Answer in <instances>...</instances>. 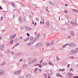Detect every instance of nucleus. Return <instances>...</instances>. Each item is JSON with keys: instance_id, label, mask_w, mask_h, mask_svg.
Masks as SVG:
<instances>
[{"instance_id": "f257e3e1", "label": "nucleus", "mask_w": 78, "mask_h": 78, "mask_svg": "<svg viewBox=\"0 0 78 78\" xmlns=\"http://www.w3.org/2000/svg\"><path fill=\"white\" fill-rule=\"evenodd\" d=\"M39 37H40V34H37V36L34 38H33V37H30V42L32 44H34L35 41H37V39H38L39 38Z\"/></svg>"}, {"instance_id": "f03ea898", "label": "nucleus", "mask_w": 78, "mask_h": 78, "mask_svg": "<svg viewBox=\"0 0 78 78\" xmlns=\"http://www.w3.org/2000/svg\"><path fill=\"white\" fill-rule=\"evenodd\" d=\"M37 60L36 58H31L29 59V64H32L33 63H34V62H37Z\"/></svg>"}, {"instance_id": "7ed1b4c3", "label": "nucleus", "mask_w": 78, "mask_h": 78, "mask_svg": "<svg viewBox=\"0 0 78 78\" xmlns=\"http://www.w3.org/2000/svg\"><path fill=\"white\" fill-rule=\"evenodd\" d=\"M42 46H43V44L41 43H37L36 45V47L38 48L42 47Z\"/></svg>"}, {"instance_id": "20e7f679", "label": "nucleus", "mask_w": 78, "mask_h": 78, "mask_svg": "<svg viewBox=\"0 0 78 78\" xmlns=\"http://www.w3.org/2000/svg\"><path fill=\"white\" fill-rule=\"evenodd\" d=\"M5 73V71L3 69H0V75H3Z\"/></svg>"}, {"instance_id": "39448f33", "label": "nucleus", "mask_w": 78, "mask_h": 78, "mask_svg": "<svg viewBox=\"0 0 78 78\" xmlns=\"http://www.w3.org/2000/svg\"><path fill=\"white\" fill-rule=\"evenodd\" d=\"M69 34L71 36H74L75 35V33H74V32H73V31H70L69 32Z\"/></svg>"}, {"instance_id": "423d86ee", "label": "nucleus", "mask_w": 78, "mask_h": 78, "mask_svg": "<svg viewBox=\"0 0 78 78\" xmlns=\"http://www.w3.org/2000/svg\"><path fill=\"white\" fill-rule=\"evenodd\" d=\"M20 73V70H19V71L13 72V73L14 75H19Z\"/></svg>"}, {"instance_id": "0eeeda50", "label": "nucleus", "mask_w": 78, "mask_h": 78, "mask_svg": "<svg viewBox=\"0 0 78 78\" xmlns=\"http://www.w3.org/2000/svg\"><path fill=\"white\" fill-rule=\"evenodd\" d=\"M70 23L71 25H73V26H76V23L73 22V21H72L71 22H70Z\"/></svg>"}, {"instance_id": "6e6552de", "label": "nucleus", "mask_w": 78, "mask_h": 78, "mask_svg": "<svg viewBox=\"0 0 78 78\" xmlns=\"http://www.w3.org/2000/svg\"><path fill=\"white\" fill-rule=\"evenodd\" d=\"M31 76V74H29L26 76L25 78H30Z\"/></svg>"}, {"instance_id": "1a4fd4ad", "label": "nucleus", "mask_w": 78, "mask_h": 78, "mask_svg": "<svg viewBox=\"0 0 78 78\" xmlns=\"http://www.w3.org/2000/svg\"><path fill=\"white\" fill-rule=\"evenodd\" d=\"M35 66H38L39 67L41 68L42 67V65L40 64H38V63H36L34 65Z\"/></svg>"}, {"instance_id": "9d476101", "label": "nucleus", "mask_w": 78, "mask_h": 78, "mask_svg": "<svg viewBox=\"0 0 78 78\" xmlns=\"http://www.w3.org/2000/svg\"><path fill=\"white\" fill-rule=\"evenodd\" d=\"M29 39H30V38H29V37H28L26 39H24L23 40V42H27V41H28L29 40Z\"/></svg>"}, {"instance_id": "9b49d317", "label": "nucleus", "mask_w": 78, "mask_h": 78, "mask_svg": "<svg viewBox=\"0 0 78 78\" xmlns=\"http://www.w3.org/2000/svg\"><path fill=\"white\" fill-rule=\"evenodd\" d=\"M46 26L47 27H50V24H49V21H47L46 23Z\"/></svg>"}, {"instance_id": "f8f14e48", "label": "nucleus", "mask_w": 78, "mask_h": 78, "mask_svg": "<svg viewBox=\"0 0 78 78\" xmlns=\"http://www.w3.org/2000/svg\"><path fill=\"white\" fill-rule=\"evenodd\" d=\"M17 35V34H15L13 35V36L12 35H11L10 36V37H11V39H13L14 37H16V35Z\"/></svg>"}, {"instance_id": "ddd939ff", "label": "nucleus", "mask_w": 78, "mask_h": 78, "mask_svg": "<svg viewBox=\"0 0 78 78\" xmlns=\"http://www.w3.org/2000/svg\"><path fill=\"white\" fill-rule=\"evenodd\" d=\"M67 75L68 77H70L71 76H72V73H68Z\"/></svg>"}, {"instance_id": "4468645a", "label": "nucleus", "mask_w": 78, "mask_h": 78, "mask_svg": "<svg viewBox=\"0 0 78 78\" xmlns=\"http://www.w3.org/2000/svg\"><path fill=\"white\" fill-rule=\"evenodd\" d=\"M71 53H77V51H76L73 50H72V51H71Z\"/></svg>"}, {"instance_id": "2eb2a0df", "label": "nucleus", "mask_w": 78, "mask_h": 78, "mask_svg": "<svg viewBox=\"0 0 78 78\" xmlns=\"http://www.w3.org/2000/svg\"><path fill=\"white\" fill-rule=\"evenodd\" d=\"M19 21L20 22V23H21L22 21V18H21V17L20 16L19 17Z\"/></svg>"}, {"instance_id": "dca6fc26", "label": "nucleus", "mask_w": 78, "mask_h": 78, "mask_svg": "<svg viewBox=\"0 0 78 78\" xmlns=\"http://www.w3.org/2000/svg\"><path fill=\"white\" fill-rule=\"evenodd\" d=\"M56 76L58 77H61L62 76L61 75V74L59 73H57L56 74Z\"/></svg>"}, {"instance_id": "f3484780", "label": "nucleus", "mask_w": 78, "mask_h": 78, "mask_svg": "<svg viewBox=\"0 0 78 78\" xmlns=\"http://www.w3.org/2000/svg\"><path fill=\"white\" fill-rule=\"evenodd\" d=\"M47 63H43L42 64V66H43V67L45 66H47Z\"/></svg>"}, {"instance_id": "a211bd4d", "label": "nucleus", "mask_w": 78, "mask_h": 78, "mask_svg": "<svg viewBox=\"0 0 78 78\" xmlns=\"http://www.w3.org/2000/svg\"><path fill=\"white\" fill-rule=\"evenodd\" d=\"M26 30L27 31H31V28L29 27H27L26 28Z\"/></svg>"}, {"instance_id": "6ab92c4d", "label": "nucleus", "mask_w": 78, "mask_h": 78, "mask_svg": "<svg viewBox=\"0 0 78 78\" xmlns=\"http://www.w3.org/2000/svg\"><path fill=\"white\" fill-rule=\"evenodd\" d=\"M27 66V65L25 64H24L23 65L22 68L23 69H25L26 68Z\"/></svg>"}, {"instance_id": "aec40b11", "label": "nucleus", "mask_w": 78, "mask_h": 78, "mask_svg": "<svg viewBox=\"0 0 78 78\" xmlns=\"http://www.w3.org/2000/svg\"><path fill=\"white\" fill-rule=\"evenodd\" d=\"M69 45V44H68V43H67L66 44H64V45H63L62 46V47L63 48H65V47H66L67 45Z\"/></svg>"}, {"instance_id": "412c9836", "label": "nucleus", "mask_w": 78, "mask_h": 78, "mask_svg": "<svg viewBox=\"0 0 78 78\" xmlns=\"http://www.w3.org/2000/svg\"><path fill=\"white\" fill-rule=\"evenodd\" d=\"M5 64L6 62H3L1 64V66H4V65H5Z\"/></svg>"}, {"instance_id": "4be33fe9", "label": "nucleus", "mask_w": 78, "mask_h": 78, "mask_svg": "<svg viewBox=\"0 0 78 78\" xmlns=\"http://www.w3.org/2000/svg\"><path fill=\"white\" fill-rule=\"evenodd\" d=\"M72 47H76V43H72Z\"/></svg>"}, {"instance_id": "5701e85b", "label": "nucleus", "mask_w": 78, "mask_h": 78, "mask_svg": "<svg viewBox=\"0 0 78 78\" xmlns=\"http://www.w3.org/2000/svg\"><path fill=\"white\" fill-rule=\"evenodd\" d=\"M4 48V45H2L0 46V50H2V49H3Z\"/></svg>"}, {"instance_id": "b1692460", "label": "nucleus", "mask_w": 78, "mask_h": 78, "mask_svg": "<svg viewBox=\"0 0 78 78\" xmlns=\"http://www.w3.org/2000/svg\"><path fill=\"white\" fill-rule=\"evenodd\" d=\"M73 12H78V10H77L73 9Z\"/></svg>"}, {"instance_id": "393cba45", "label": "nucleus", "mask_w": 78, "mask_h": 78, "mask_svg": "<svg viewBox=\"0 0 78 78\" xmlns=\"http://www.w3.org/2000/svg\"><path fill=\"white\" fill-rule=\"evenodd\" d=\"M49 4L50 5H51L52 6H54V4L53 3L51 2H50L49 3Z\"/></svg>"}, {"instance_id": "a878e982", "label": "nucleus", "mask_w": 78, "mask_h": 78, "mask_svg": "<svg viewBox=\"0 0 78 78\" xmlns=\"http://www.w3.org/2000/svg\"><path fill=\"white\" fill-rule=\"evenodd\" d=\"M31 44H32V43L30 42L27 44V46H31Z\"/></svg>"}, {"instance_id": "bb28decb", "label": "nucleus", "mask_w": 78, "mask_h": 78, "mask_svg": "<svg viewBox=\"0 0 78 78\" xmlns=\"http://www.w3.org/2000/svg\"><path fill=\"white\" fill-rule=\"evenodd\" d=\"M44 78H47V74L46 73H44Z\"/></svg>"}, {"instance_id": "cd10ccee", "label": "nucleus", "mask_w": 78, "mask_h": 78, "mask_svg": "<svg viewBox=\"0 0 78 78\" xmlns=\"http://www.w3.org/2000/svg\"><path fill=\"white\" fill-rule=\"evenodd\" d=\"M68 45L70 47H72V43L68 44Z\"/></svg>"}, {"instance_id": "c85d7f7f", "label": "nucleus", "mask_w": 78, "mask_h": 78, "mask_svg": "<svg viewBox=\"0 0 78 78\" xmlns=\"http://www.w3.org/2000/svg\"><path fill=\"white\" fill-rule=\"evenodd\" d=\"M23 20L24 22H25V21H26V17L25 16H24L23 17Z\"/></svg>"}, {"instance_id": "c756f323", "label": "nucleus", "mask_w": 78, "mask_h": 78, "mask_svg": "<svg viewBox=\"0 0 78 78\" xmlns=\"http://www.w3.org/2000/svg\"><path fill=\"white\" fill-rule=\"evenodd\" d=\"M20 55V53L16 54L15 56V58H17V57H18V56H19Z\"/></svg>"}, {"instance_id": "7c9ffc66", "label": "nucleus", "mask_w": 78, "mask_h": 78, "mask_svg": "<svg viewBox=\"0 0 78 78\" xmlns=\"http://www.w3.org/2000/svg\"><path fill=\"white\" fill-rule=\"evenodd\" d=\"M38 70V68H35L34 69V72H36V71H37Z\"/></svg>"}, {"instance_id": "2f4dec72", "label": "nucleus", "mask_w": 78, "mask_h": 78, "mask_svg": "<svg viewBox=\"0 0 78 78\" xmlns=\"http://www.w3.org/2000/svg\"><path fill=\"white\" fill-rule=\"evenodd\" d=\"M9 52V50L7 49L6 51V53H8Z\"/></svg>"}, {"instance_id": "473e14b6", "label": "nucleus", "mask_w": 78, "mask_h": 78, "mask_svg": "<svg viewBox=\"0 0 78 78\" xmlns=\"http://www.w3.org/2000/svg\"><path fill=\"white\" fill-rule=\"evenodd\" d=\"M64 70H65V69H60L59 70V71H62V72H63V71H64Z\"/></svg>"}, {"instance_id": "72a5a7b5", "label": "nucleus", "mask_w": 78, "mask_h": 78, "mask_svg": "<svg viewBox=\"0 0 78 78\" xmlns=\"http://www.w3.org/2000/svg\"><path fill=\"white\" fill-rule=\"evenodd\" d=\"M61 30H65V28H64V27H62L61 28Z\"/></svg>"}, {"instance_id": "f704fd0d", "label": "nucleus", "mask_w": 78, "mask_h": 78, "mask_svg": "<svg viewBox=\"0 0 78 78\" xmlns=\"http://www.w3.org/2000/svg\"><path fill=\"white\" fill-rule=\"evenodd\" d=\"M3 16H2L1 18H0V20H1V21H2L3 20Z\"/></svg>"}, {"instance_id": "c9c22d12", "label": "nucleus", "mask_w": 78, "mask_h": 78, "mask_svg": "<svg viewBox=\"0 0 78 78\" xmlns=\"http://www.w3.org/2000/svg\"><path fill=\"white\" fill-rule=\"evenodd\" d=\"M4 56L3 55H2L1 54H0V58H2V57H3Z\"/></svg>"}, {"instance_id": "e433bc0d", "label": "nucleus", "mask_w": 78, "mask_h": 78, "mask_svg": "<svg viewBox=\"0 0 78 78\" xmlns=\"http://www.w3.org/2000/svg\"><path fill=\"white\" fill-rule=\"evenodd\" d=\"M39 71L41 73V72H42V69H39Z\"/></svg>"}, {"instance_id": "4c0bfd02", "label": "nucleus", "mask_w": 78, "mask_h": 78, "mask_svg": "<svg viewBox=\"0 0 78 78\" xmlns=\"http://www.w3.org/2000/svg\"><path fill=\"white\" fill-rule=\"evenodd\" d=\"M20 78H24V76H20Z\"/></svg>"}, {"instance_id": "58836bf2", "label": "nucleus", "mask_w": 78, "mask_h": 78, "mask_svg": "<svg viewBox=\"0 0 78 78\" xmlns=\"http://www.w3.org/2000/svg\"><path fill=\"white\" fill-rule=\"evenodd\" d=\"M10 44H13V40H12L10 42Z\"/></svg>"}, {"instance_id": "ea45409f", "label": "nucleus", "mask_w": 78, "mask_h": 78, "mask_svg": "<svg viewBox=\"0 0 78 78\" xmlns=\"http://www.w3.org/2000/svg\"><path fill=\"white\" fill-rule=\"evenodd\" d=\"M73 71V68H70V70H69V71Z\"/></svg>"}, {"instance_id": "a19ab883", "label": "nucleus", "mask_w": 78, "mask_h": 78, "mask_svg": "<svg viewBox=\"0 0 78 78\" xmlns=\"http://www.w3.org/2000/svg\"><path fill=\"white\" fill-rule=\"evenodd\" d=\"M19 45V43H17L15 44V46H17V45Z\"/></svg>"}, {"instance_id": "79ce46f5", "label": "nucleus", "mask_w": 78, "mask_h": 78, "mask_svg": "<svg viewBox=\"0 0 78 78\" xmlns=\"http://www.w3.org/2000/svg\"><path fill=\"white\" fill-rule=\"evenodd\" d=\"M46 9L47 12H49V11H48V8H46Z\"/></svg>"}, {"instance_id": "37998d69", "label": "nucleus", "mask_w": 78, "mask_h": 78, "mask_svg": "<svg viewBox=\"0 0 78 78\" xmlns=\"http://www.w3.org/2000/svg\"><path fill=\"white\" fill-rule=\"evenodd\" d=\"M67 37L68 38V39H70L71 38V36H67Z\"/></svg>"}, {"instance_id": "c03bdc74", "label": "nucleus", "mask_w": 78, "mask_h": 78, "mask_svg": "<svg viewBox=\"0 0 78 78\" xmlns=\"http://www.w3.org/2000/svg\"><path fill=\"white\" fill-rule=\"evenodd\" d=\"M36 20L37 21H38V20H39V18H36Z\"/></svg>"}, {"instance_id": "a18cd8bd", "label": "nucleus", "mask_w": 78, "mask_h": 78, "mask_svg": "<svg viewBox=\"0 0 78 78\" xmlns=\"http://www.w3.org/2000/svg\"><path fill=\"white\" fill-rule=\"evenodd\" d=\"M12 6H14V7H15V6H14V5H15V4H14V3H12Z\"/></svg>"}, {"instance_id": "49530a36", "label": "nucleus", "mask_w": 78, "mask_h": 78, "mask_svg": "<svg viewBox=\"0 0 78 78\" xmlns=\"http://www.w3.org/2000/svg\"><path fill=\"white\" fill-rule=\"evenodd\" d=\"M24 28V27L23 26H22L21 27V30H23Z\"/></svg>"}, {"instance_id": "de8ad7c7", "label": "nucleus", "mask_w": 78, "mask_h": 78, "mask_svg": "<svg viewBox=\"0 0 78 78\" xmlns=\"http://www.w3.org/2000/svg\"><path fill=\"white\" fill-rule=\"evenodd\" d=\"M43 35L44 37H46V33H44V34Z\"/></svg>"}, {"instance_id": "09e8293b", "label": "nucleus", "mask_w": 78, "mask_h": 78, "mask_svg": "<svg viewBox=\"0 0 78 78\" xmlns=\"http://www.w3.org/2000/svg\"><path fill=\"white\" fill-rule=\"evenodd\" d=\"M41 20H42V22H44V20L41 17Z\"/></svg>"}, {"instance_id": "8fccbe9b", "label": "nucleus", "mask_w": 78, "mask_h": 78, "mask_svg": "<svg viewBox=\"0 0 78 78\" xmlns=\"http://www.w3.org/2000/svg\"><path fill=\"white\" fill-rule=\"evenodd\" d=\"M14 42H16L17 41V39H15L14 40Z\"/></svg>"}, {"instance_id": "3c124183", "label": "nucleus", "mask_w": 78, "mask_h": 78, "mask_svg": "<svg viewBox=\"0 0 78 78\" xmlns=\"http://www.w3.org/2000/svg\"><path fill=\"white\" fill-rule=\"evenodd\" d=\"M66 25H67V26H69V23H66Z\"/></svg>"}, {"instance_id": "603ef678", "label": "nucleus", "mask_w": 78, "mask_h": 78, "mask_svg": "<svg viewBox=\"0 0 78 78\" xmlns=\"http://www.w3.org/2000/svg\"><path fill=\"white\" fill-rule=\"evenodd\" d=\"M51 63H52V62H49V65H51Z\"/></svg>"}, {"instance_id": "864d4df0", "label": "nucleus", "mask_w": 78, "mask_h": 78, "mask_svg": "<svg viewBox=\"0 0 78 78\" xmlns=\"http://www.w3.org/2000/svg\"><path fill=\"white\" fill-rule=\"evenodd\" d=\"M53 41H52L51 43V45H53Z\"/></svg>"}, {"instance_id": "5fc2aeb1", "label": "nucleus", "mask_w": 78, "mask_h": 78, "mask_svg": "<svg viewBox=\"0 0 78 78\" xmlns=\"http://www.w3.org/2000/svg\"><path fill=\"white\" fill-rule=\"evenodd\" d=\"M15 11H16V12H17V10L14 9V11H13L14 12H15Z\"/></svg>"}, {"instance_id": "6e6d98bb", "label": "nucleus", "mask_w": 78, "mask_h": 78, "mask_svg": "<svg viewBox=\"0 0 78 78\" xmlns=\"http://www.w3.org/2000/svg\"><path fill=\"white\" fill-rule=\"evenodd\" d=\"M27 36H28V37H29V36H30V34H29L28 33H27Z\"/></svg>"}, {"instance_id": "4d7b16f0", "label": "nucleus", "mask_w": 78, "mask_h": 78, "mask_svg": "<svg viewBox=\"0 0 78 78\" xmlns=\"http://www.w3.org/2000/svg\"><path fill=\"white\" fill-rule=\"evenodd\" d=\"M78 76H74L73 78H78Z\"/></svg>"}, {"instance_id": "13d9d810", "label": "nucleus", "mask_w": 78, "mask_h": 78, "mask_svg": "<svg viewBox=\"0 0 78 78\" xmlns=\"http://www.w3.org/2000/svg\"><path fill=\"white\" fill-rule=\"evenodd\" d=\"M66 17V18H69V16H68L67 15H66L65 16Z\"/></svg>"}, {"instance_id": "bf43d9fd", "label": "nucleus", "mask_w": 78, "mask_h": 78, "mask_svg": "<svg viewBox=\"0 0 78 78\" xmlns=\"http://www.w3.org/2000/svg\"><path fill=\"white\" fill-rule=\"evenodd\" d=\"M70 65L69 64H68L67 65V67H70Z\"/></svg>"}, {"instance_id": "052dcab7", "label": "nucleus", "mask_w": 78, "mask_h": 78, "mask_svg": "<svg viewBox=\"0 0 78 78\" xmlns=\"http://www.w3.org/2000/svg\"><path fill=\"white\" fill-rule=\"evenodd\" d=\"M46 45L47 46H49V45H50L49 44V43H48V44H46Z\"/></svg>"}, {"instance_id": "680f3d73", "label": "nucleus", "mask_w": 78, "mask_h": 78, "mask_svg": "<svg viewBox=\"0 0 78 78\" xmlns=\"http://www.w3.org/2000/svg\"><path fill=\"white\" fill-rule=\"evenodd\" d=\"M51 65L52 66H54V65H53V63H52Z\"/></svg>"}, {"instance_id": "e2e57ef3", "label": "nucleus", "mask_w": 78, "mask_h": 78, "mask_svg": "<svg viewBox=\"0 0 78 78\" xmlns=\"http://www.w3.org/2000/svg\"><path fill=\"white\" fill-rule=\"evenodd\" d=\"M11 53L12 54V55H14V52L13 51L11 52Z\"/></svg>"}, {"instance_id": "0e129e2a", "label": "nucleus", "mask_w": 78, "mask_h": 78, "mask_svg": "<svg viewBox=\"0 0 78 78\" xmlns=\"http://www.w3.org/2000/svg\"><path fill=\"white\" fill-rule=\"evenodd\" d=\"M65 12H66V13H68V12L66 10H64Z\"/></svg>"}, {"instance_id": "69168bd1", "label": "nucleus", "mask_w": 78, "mask_h": 78, "mask_svg": "<svg viewBox=\"0 0 78 78\" xmlns=\"http://www.w3.org/2000/svg\"><path fill=\"white\" fill-rule=\"evenodd\" d=\"M29 17L30 18V19H31V15H29Z\"/></svg>"}, {"instance_id": "338daca9", "label": "nucleus", "mask_w": 78, "mask_h": 78, "mask_svg": "<svg viewBox=\"0 0 78 78\" xmlns=\"http://www.w3.org/2000/svg\"><path fill=\"white\" fill-rule=\"evenodd\" d=\"M50 72H51V75H52V71H50Z\"/></svg>"}, {"instance_id": "774afa93", "label": "nucleus", "mask_w": 78, "mask_h": 78, "mask_svg": "<svg viewBox=\"0 0 78 78\" xmlns=\"http://www.w3.org/2000/svg\"><path fill=\"white\" fill-rule=\"evenodd\" d=\"M76 51H78V48H76Z\"/></svg>"}]
</instances>
